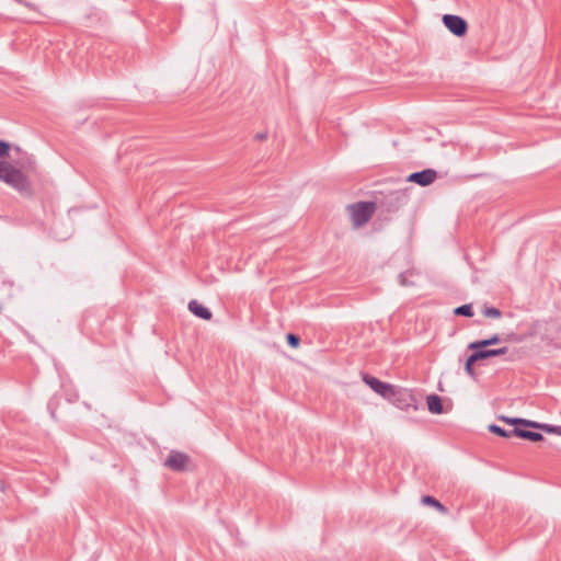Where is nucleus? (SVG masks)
Returning a JSON list of instances; mask_svg holds the SVG:
<instances>
[{
	"label": "nucleus",
	"instance_id": "7",
	"mask_svg": "<svg viewBox=\"0 0 561 561\" xmlns=\"http://www.w3.org/2000/svg\"><path fill=\"white\" fill-rule=\"evenodd\" d=\"M511 424H523L525 426L534 427V428H540L549 434H556L561 435V426H553V425H546V424H539L531 421H526L522 419H514L510 421Z\"/></svg>",
	"mask_w": 561,
	"mask_h": 561
},
{
	"label": "nucleus",
	"instance_id": "8",
	"mask_svg": "<svg viewBox=\"0 0 561 561\" xmlns=\"http://www.w3.org/2000/svg\"><path fill=\"white\" fill-rule=\"evenodd\" d=\"M436 179V172L433 170H425L422 172L413 173L410 175V181L420 185H428Z\"/></svg>",
	"mask_w": 561,
	"mask_h": 561
},
{
	"label": "nucleus",
	"instance_id": "14",
	"mask_svg": "<svg viewBox=\"0 0 561 561\" xmlns=\"http://www.w3.org/2000/svg\"><path fill=\"white\" fill-rule=\"evenodd\" d=\"M478 362L477 359V356H474V354H471L467 362H466V366H465V369L467 371L468 375L470 376H474V364Z\"/></svg>",
	"mask_w": 561,
	"mask_h": 561
},
{
	"label": "nucleus",
	"instance_id": "10",
	"mask_svg": "<svg viewBox=\"0 0 561 561\" xmlns=\"http://www.w3.org/2000/svg\"><path fill=\"white\" fill-rule=\"evenodd\" d=\"M473 351H474L473 354H474V356H477V359L481 360V359H485L489 357L504 355L507 353V347H501V348H495V350L479 348V350H473Z\"/></svg>",
	"mask_w": 561,
	"mask_h": 561
},
{
	"label": "nucleus",
	"instance_id": "16",
	"mask_svg": "<svg viewBox=\"0 0 561 561\" xmlns=\"http://www.w3.org/2000/svg\"><path fill=\"white\" fill-rule=\"evenodd\" d=\"M423 502L426 503V504H430L432 506H435V507H437V508H439L442 511L444 510L443 505L437 500H435V499H433L431 496H425L423 499Z\"/></svg>",
	"mask_w": 561,
	"mask_h": 561
},
{
	"label": "nucleus",
	"instance_id": "4",
	"mask_svg": "<svg viewBox=\"0 0 561 561\" xmlns=\"http://www.w3.org/2000/svg\"><path fill=\"white\" fill-rule=\"evenodd\" d=\"M364 380L375 392L388 400L392 398V394H394L396 387L390 383L382 382L368 376L365 377Z\"/></svg>",
	"mask_w": 561,
	"mask_h": 561
},
{
	"label": "nucleus",
	"instance_id": "12",
	"mask_svg": "<svg viewBox=\"0 0 561 561\" xmlns=\"http://www.w3.org/2000/svg\"><path fill=\"white\" fill-rule=\"evenodd\" d=\"M513 433L517 437L525 438V439H528L531 442H540L543 439V436L540 433H536V432H529V431L515 428Z\"/></svg>",
	"mask_w": 561,
	"mask_h": 561
},
{
	"label": "nucleus",
	"instance_id": "1",
	"mask_svg": "<svg viewBox=\"0 0 561 561\" xmlns=\"http://www.w3.org/2000/svg\"><path fill=\"white\" fill-rule=\"evenodd\" d=\"M9 153V146L0 141V180L16 188H23L26 185L24 174L8 162L2 161Z\"/></svg>",
	"mask_w": 561,
	"mask_h": 561
},
{
	"label": "nucleus",
	"instance_id": "15",
	"mask_svg": "<svg viewBox=\"0 0 561 561\" xmlns=\"http://www.w3.org/2000/svg\"><path fill=\"white\" fill-rule=\"evenodd\" d=\"M455 313L458 314V316H466V317H471L473 313H472V308L470 305H463L461 307H458L456 310H455Z\"/></svg>",
	"mask_w": 561,
	"mask_h": 561
},
{
	"label": "nucleus",
	"instance_id": "2",
	"mask_svg": "<svg viewBox=\"0 0 561 561\" xmlns=\"http://www.w3.org/2000/svg\"><path fill=\"white\" fill-rule=\"evenodd\" d=\"M354 228L364 226L375 213V204L356 203L347 207Z\"/></svg>",
	"mask_w": 561,
	"mask_h": 561
},
{
	"label": "nucleus",
	"instance_id": "9",
	"mask_svg": "<svg viewBox=\"0 0 561 561\" xmlns=\"http://www.w3.org/2000/svg\"><path fill=\"white\" fill-rule=\"evenodd\" d=\"M188 309L192 311L196 317L202 318L204 320H210L211 319V312L204 307L202 304H199L196 300H192L188 304Z\"/></svg>",
	"mask_w": 561,
	"mask_h": 561
},
{
	"label": "nucleus",
	"instance_id": "11",
	"mask_svg": "<svg viewBox=\"0 0 561 561\" xmlns=\"http://www.w3.org/2000/svg\"><path fill=\"white\" fill-rule=\"evenodd\" d=\"M428 410L434 414H440L444 412L442 399L436 394H431L426 398Z\"/></svg>",
	"mask_w": 561,
	"mask_h": 561
},
{
	"label": "nucleus",
	"instance_id": "5",
	"mask_svg": "<svg viewBox=\"0 0 561 561\" xmlns=\"http://www.w3.org/2000/svg\"><path fill=\"white\" fill-rule=\"evenodd\" d=\"M188 462L190 458L185 454L172 451L165 460V466L172 470L182 471L187 468Z\"/></svg>",
	"mask_w": 561,
	"mask_h": 561
},
{
	"label": "nucleus",
	"instance_id": "6",
	"mask_svg": "<svg viewBox=\"0 0 561 561\" xmlns=\"http://www.w3.org/2000/svg\"><path fill=\"white\" fill-rule=\"evenodd\" d=\"M389 400L398 408L407 409L412 404L413 396L410 391L396 387L394 394Z\"/></svg>",
	"mask_w": 561,
	"mask_h": 561
},
{
	"label": "nucleus",
	"instance_id": "17",
	"mask_svg": "<svg viewBox=\"0 0 561 561\" xmlns=\"http://www.w3.org/2000/svg\"><path fill=\"white\" fill-rule=\"evenodd\" d=\"M484 316L490 317V318H499L501 316V312L496 308H485Z\"/></svg>",
	"mask_w": 561,
	"mask_h": 561
},
{
	"label": "nucleus",
	"instance_id": "3",
	"mask_svg": "<svg viewBox=\"0 0 561 561\" xmlns=\"http://www.w3.org/2000/svg\"><path fill=\"white\" fill-rule=\"evenodd\" d=\"M443 23L456 36H463L467 33V22L458 15L445 14Z\"/></svg>",
	"mask_w": 561,
	"mask_h": 561
},
{
	"label": "nucleus",
	"instance_id": "19",
	"mask_svg": "<svg viewBox=\"0 0 561 561\" xmlns=\"http://www.w3.org/2000/svg\"><path fill=\"white\" fill-rule=\"evenodd\" d=\"M287 342L293 346L297 347L299 345V337L295 334H288L287 335Z\"/></svg>",
	"mask_w": 561,
	"mask_h": 561
},
{
	"label": "nucleus",
	"instance_id": "13",
	"mask_svg": "<svg viewBox=\"0 0 561 561\" xmlns=\"http://www.w3.org/2000/svg\"><path fill=\"white\" fill-rule=\"evenodd\" d=\"M500 342L499 335H493L488 340L477 341L469 344V350L485 348L486 346L497 344Z\"/></svg>",
	"mask_w": 561,
	"mask_h": 561
},
{
	"label": "nucleus",
	"instance_id": "18",
	"mask_svg": "<svg viewBox=\"0 0 561 561\" xmlns=\"http://www.w3.org/2000/svg\"><path fill=\"white\" fill-rule=\"evenodd\" d=\"M490 431L499 436H502V437H507L508 434L503 430L501 428L500 426L497 425H491L490 426Z\"/></svg>",
	"mask_w": 561,
	"mask_h": 561
}]
</instances>
